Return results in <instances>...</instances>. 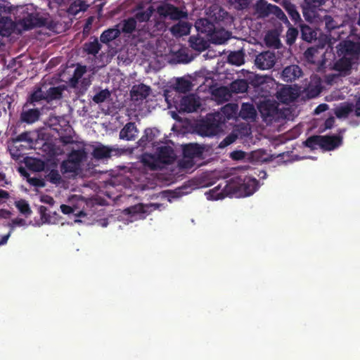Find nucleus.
I'll list each match as a JSON object with an SVG mask.
<instances>
[{
    "label": "nucleus",
    "instance_id": "obj_34",
    "mask_svg": "<svg viewBox=\"0 0 360 360\" xmlns=\"http://www.w3.org/2000/svg\"><path fill=\"white\" fill-rule=\"evenodd\" d=\"M63 89L60 86L50 87L46 92V101H50L56 99H59L62 96Z\"/></svg>",
    "mask_w": 360,
    "mask_h": 360
},
{
    "label": "nucleus",
    "instance_id": "obj_53",
    "mask_svg": "<svg viewBox=\"0 0 360 360\" xmlns=\"http://www.w3.org/2000/svg\"><path fill=\"white\" fill-rule=\"evenodd\" d=\"M195 165L193 158H184L179 162V165L181 168L190 169Z\"/></svg>",
    "mask_w": 360,
    "mask_h": 360
},
{
    "label": "nucleus",
    "instance_id": "obj_21",
    "mask_svg": "<svg viewBox=\"0 0 360 360\" xmlns=\"http://www.w3.org/2000/svg\"><path fill=\"white\" fill-rule=\"evenodd\" d=\"M283 7L288 14L291 20L294 22L295 25H299L302 22L300 15L295 4L291 3L290 1H284L283 3Z\"/></svg>",
    "mask_w": 360,
    "mask_h": 360
},
{
    "label": "nucleus",
    "instance_id": "obj_43",
    "mask_svg": "<svg viewBox=\"0 0 360 360\" xmlns=\"http://www.w3.org/2000/svg\"><path fill=\"white\" fill-rule=\"evenodd\" d=\"M212 17L217 22L224 21L229 17L228 12L221 7H217L212 11Z\"/></svg>",
    "mask_w": 360,
    "mask_h": 360
},
{
    "label": "nucleus",
    "instance_id": "obj_40",
    "mask_svg": "<svg viewBox=\"0 0 360 360\" xmlns=\"http://www.w3.org/2000/svg\"><path fill=\"white\" fill-rule=\"evenodd\" d=\"M136 27V19L133 17L123 20L122 31L125 34H131Z\"/></svg>",
    "mask_w": 360,
    "mask_h": 360
},
{
    "label": "nucleus",
    "instance_id": "obj_50",
    "mask_svg": "<svg viewBox=\"0 0 360 360\" xmlns=\"http://www.w3.org/2000/svg\"><path fill=\"white\" fill-rule=\"evenodd\" d=\"M27 181L31 186L37 188H44L46 186L45 181L41 178L27 176Z\"/></svg>",
    "mask_w": 360,
    "mask_h": 360
},
{
    "label": "nucleus",
    "instance_id": "obj_33",
    "mask_svg": "<svg viewBox=\"0 0 360 360\" xmlns=\"http://www.w3.org/2000/svg\"><path fill=\"white\" fill-rule=\"evenodd\" d=\"M302 14L307 22H312L317 16V8L304 3V5L302 6Z\"/></svg>",
    "mask_w": 360,
    "mask_h": 360
},
{
    "label": "nucleus",
    "instance_id": "obj_59",
    "mask_svg": "<svg viewBox=\"0 0 360 360\" xmlns=\"http://www.w3.org/2000/svg\"><path fill=\"white\" fill-rule=\"evenodd\" d=\"M335 118L333 117H328V119H326L325 120V122H324V129H331L333 126H334V124H335Z\"/></svg>",
    "mask_w": 360,
    "mask_h": 360
},
{
    "label": "nucleus",
    "instance_id": "obj_14",
    "mask_svg": "<svg viewBox=\"0 0 360 360\" xmlns=\"http://www.w3.org/2000/svg\"><path fill=\"white\" fill-rule=\"evenodd\" d=\"M155 156L158 162L163 164H171L174 160V150L169 146L158 148Z\"/></svg>",
    "mask_w": 360,
    "mask_h": 360
},
{
    "label": "nucleus",
    "instance_id": "obj_9",
    "mask_svg": "<svg viewBox=\"0 0 360 360\" xmlns=\"http://www.w3.org/2000/svg\"><path fill=\"white\" fill-rule=\"evenodd\" d=\"M321 148L324 150H333L339 147L342 143V136L339 135L321 136Z\"/></svg>",
    "mask_w": 360,
    "mask_h": 360
},
{
    "label": "nucleus",
    "instance_id": "obj_16",
    "mask_svg": "<svg viewBox=\"0 0 360 360\" xmlns=\"http://www.w3.org/2000/svg\"><path fill=\"white\" fill-rule=\"evenodd\" d=\"M302 75L301 68L297 65L285 67L281 73V78L286 82H292L300 78Z\"/></svg>",
    "mask_w": 360,
    "mask_h": 360
},
{
    "label": "nucleus",
    "instance_id": "obj_31",
    "mask_svg": "<svg viewBox=\"0 0 360 360\" xmlns=\"http://www.w3.org/2000/svg\"><path fill=\"white\" fill-rule=\"evenodd\" d=\"M120 34V31L118 29H108L105 30L101 35L100 39L101 42L107 44L113 39L118 37Z\"/></svg>",
    "mask_w": 360,
    "mask_h": 360
},
{
    "label": "nucleus",
    "instance_id": "obj_61",
    "mask_svg": "<svg viewBox=\"0 0 360 360\" xmlns=\"http://www.w3.org/2000/svg\"><path fill=\"white\" fill-rule=\"evenodd\" d=\"M60 140V142L65 146L75 143V141L73 140V139L71 136H61Z\"/></svg>",
    "mask_w": 360,
    "mask_h": 360
},
{
    "label": "nucleus",
    "instance_id": "obj_35",
    "mask_svg": "<svg viewBox=\"0 0 360 360\" xmlns=\"http://www.w3.org/2000/svg\"><path fill=\"white\" fill-rule=\"evenodd\" d=\"M277 98L282 103H286L292 101V91L290 87H283L277 92Z\"/></svg>",
    "mask_w": 360,
    "mask_h": 360
},
{
    "label": "nucleus",
    "instance_id": "obj_24",
    "mask_svg": "<svg viewBox=\"0 0 360 360\" xmlns=\"http://www.w3.org/2000/svg\"><path fill=\"white\" fill-rule=\"evenodd\" d=\"M354 109L352 103L345 102L335 108V115L338 118H347Z\"/></svg>",
    "mask_w": 360,
    "mask_h": 360
},
{
    "label": "nucleus",
    "instance_id": "obj_47",
    "mask_svg": "<svg viewBox=\"0 0 360 360\" xmlns=\"http://www.w3.org/2000/svg\"><path fill=\"white\" fill-rule=\"evenodd\" d=\"M15 205L19 211L25 216H28L32 213L29 204L24 200L18 201Z\"/></svg>",
    "mask_w": 360,
    "mask_h": 360
},
{
    "label": "nucleus",
    "instance_id": "obj_44",
    "mask_svg": "<svg viewBox=\"0 0 360 360\" xmlns=\"http://www.w3.org/2000/svg\"><path fill=\"white\" fill-rule=\"evenodd\" d=\"M321 135H314L309 136L304 142V146L311 149H315L316 146L321 147Z\"/></svg>",
    "mask_w": 360,
    "mask_h": 360
},
{
    "label": "nucleus",
    "instance_id": "obj_55",
    "mask_svg": "<svg viewBox=\"0 0 360 360\" xmlns=\"http://www.w3.org/2000/svg\"><path fill=\"white\" fill-rule=\"evenodd\" d=\"M236 136L234 135L227 136L219 144V147L223 148L227 146L236 141Z\"/></svg>",
    "mask_w": 360,
    "mask_h": 360
},
{
    "label": "nucleus",
    "instance_id": "obj_22",
    "mask_svg": "<svg viewBox=\"0 0 360 360\" xmlns=\"http://www.w3.org/2000/svg\"><path fill=\"white\" fill-rule=\"evenodd\" d=\"M41 101H46L45 92L41 87H36L25 103V108H28L30 105L35 106L36 103Z\"/></svg>",
    "mask_w": 360,
    "mask_h": 360
},
{
    "label": "nucleus",
    "instance_id": "obj_8",
    "mask_svg": "<svg viewBox=\"0 0 360 360\" xmlns=\"http://www.w3.org/2000/svg\"><path fill=\"white\" fill-rule=\"evenodd\" d=\"M276 56L270 51H263L259 53L255 60V65L260 70H269L274 66Z\"/></svg>",
    "mask_w": 360,
    "mask_h": 360
},
{
    "label": "nucleus",
    "instance_id": "obj_5",
    "mask_svg": "<svg viewBox=\"0 0 360 360\" xmlns=\"http://www.w3.org/2000/svg\"><path fill=\"white\" fill-rule=\"evenodd\" d=\"M156 11L160 18L169 19L172 21L181 20L188 18L186 11H184L179 7L169 3H164L158 6Z\"/></svg>",
    "mask_w": 360,
    "mask_h": 360
},
{
    "label": "nucleus",
    "instance_id": "obj_11",
    "mask_svg": "<svg viewBox=\"0 0 360 360\" xmlns=\"http://www.w3.org/2000/svg\"><path fill=\"white\" fill-rule=\"evenodd\" d=\"M200 102L193 94L182 97L179 103V109L181 111L192 112L196 111L200 107Z\"/></svg>",
    "mask_w": 360,
    "mask_h": 360
},
{
    "label": "nucleus",
    "instance_id": "obj_36",
    "mask_svg": "<svg viewBox=\"0 0 360 360\" xmlns=\"http://www.w3.org/2000/svg\"><path fill=\"white\" fill-rule=\"evenodd\" d=\"M192 83L188 79L184 78L178 79L175 85V89L179 93H186L191 90Z\"/></svg>",
    "mask_w": 360,
    "mask_h": 360
},
{
    "label": "nucleus",
    "instance_id": "obj_1",
    "mask_svg": "<svg viewBox=\"0 0 360 360\" xmlns=\"http://www.w3.org/2000/svg\"><path fill=\"white\" fill-rule=\"evenodd\" d=\"M15 20L24 30L34 27H51V21L38 11L32 4L21 6L17 8Z\"/></svg>",
    "mask_w": 360,
    "mask_h": 360
},
{
    "label": "nucleus",
    "instance_id": "obj_60",
    "mask_svg": "<svg viewBox=\"0 0 360 360\" xmlns=\"http://www.w3.org/2000/svg\"><path fill=\"white\" fill-rule=\"evenodd\" d=\"M41 201L44 203H46V204H48L50 205H53L55 203V200H54L53 198L50 195H43L41 198Z\"/></svg>",
    "mask_w": 360,
    "mask_h": 360
},
{
    "label": "nucleus",
    "instance_id": "obj_27",
    "mask_svg": "<svg viewBox=\"0 0 360 360\" xmlns=\"http://www.w3.org/2000/svg\"><path fill=\"white\" fill-rule=\"evenodd\" d=\"M47 208L45 206H40L39 208V212L40 214L41 219L43 223L47 224H56L59 219V215L56 213V212H53V214L47 213Z\"/></svg>",
    "mask_w": 360,
    "mask_h": 360
},
{
    "label": "nucleus",
    "instance_id": "obj_25",
    "mask_svg": "<svg viewBox=\"0 0 360 360\" xmlns=\"http://www.w3.org/2000/svg\"><path fill=\"white\" fill-rule=\"evenodd\" d=\"M190 29L191 25L189 22L181 20L171 27L170 31L174 35L183 36L188 34Z\"/></svg>",
    "mask_w": 360,
    "mask_h": 360
},
{
    "label": "nucleus",
    "instance_id": "obj_28",
    "mask_svg": "<svg viewBox=\"0 0 360 360\" xmlns=\"http://www.w3.org/2000/svg\"><path fill=\"white\" fill-rule=\"evenodd\" d=\"M86 158V152L84 148L79 150H72L68 156V159H69L71 162L76 164L77 166L80 167V165L83 160H84Z\"/></svg>",
    "mask_w": 360,
    "mask_h": 360
},
{
    "label": "nucleus",
    "instance_id": "obj_64",
    "mask_svg": "<svg viewBox=\"0 0 360 360\" xmlns=\"http://www.w3.org/2000/svg\"><path fill=\"white\" fill-rule=\"evenodd\" d=\"M354 108H355V115L357 117H360V96L356 99Z\"/></svg>",
    "mask_w": 360,
    "mask_h": 360
},
{
    "label": "nucleus",
    "instance_id": "obj_26",
    "mask_svg": "<svg viewBox=\"0 0 360 360\" xmlns=\"http://www.w3.org/2000/svg\"><path fill=\"white\" fill-rule=\"evenodd\" d=\"M301 32V38L307 42H311L316 39V32L309 25L303 24L302 22L299 25Z\"/></svg>",
    "mask_w": 360,
    "mask_h": 360
},
{
    "label": "nucleus",
    "instance_id": "obj_15",
    "mask_svg": "<svg viewBox=\"0 0 360 360\" xmlns=\"http://www.w3.org/2000/svg\"><path fill=\"white\" fill-rule=\"evenodd\" d=\"M341 45L340 51L345 56H350L352 58H358L360 56V43L352 41H345Z\"/></svg>",
    "mask_w": 360,
    "mask_h": 360
},
{
    "label": "nucleus",
    "instance_id": "obj_10",
    "mask_svg": "<svg viewBox=\"0 0 360 360\" xmlns=\"http://www.w3.org/2000/svg\"><path fill=\"white\" fill-rule=\"evenodd\" d=\"M160 136V131L157 128H146L141 138L136 142L137 146L146 148L148 143L155 146L156 139Z\"/></svg>",
    "mask_w": 360,
    "mask_h": 360
},
{
    "label": "nucleus",
    "instance_id": "obj_4",
    "mask_svg": "<svg viewBox=\"0 0 360 360\" xmlns=\"http://www.w3.org/2000/svg\"><path fill=\"white\" fill-rule=\"evenodd\" d=\"M14 8L6 0H0V34L9 36L13 31L14 22L11 14Z\"/></svg>",
    "mask_w": 360,
    "mask_h": 360
},
{
    "label": "nucleus",
    "instance_id": "obj_38",
    "mask_svg": "<svg viewBox=\"0 0 360 360\" xmlns=\"http://www.w3.org/2000/svg\"><path fill=\"white\" fill-rule=\"evenodd\" d=\"M228 62L232 65H241L244 63V54L242 51H233L228 56Z\"/></svg>",
    "mask_w": 360,
    "mask_h": 360
},
{
    "label": "nucleus",
    "instance_id": "obj_30",
    "mask_svg": "<svg viewBox=\"0 0 360 360\" xmlns=\"http://www.w3.org/2000/svg\"><path fill=\"white\" fill-rule=\"evenodd\" d=\"M101 49V45L97 39L93 41L86 42L83 45V49L87 54L96 56Z\"/></svg>",
    "mask_w": 360,
    "mask_h": 360
},
{
    "label": "nucleus",
    "instance_id": "obj_46",
    "mask_svg": "<svg viewBox=\"0 0 360 360\" xmlns=\"http://www.w3.org/2000/svg\"><path fill=\"white\" fill-rule=\"evenodd\" d=\"M110 96V92L108 89L101 90L99 92L96 94L93 97V101L96 103H103L107 98Z\"/></svg>",
    "mask_w": 360,
    "mask_h": 360
},
{
    "label": "nucleus",
    "instance_id": "obj_13",
    "mask_svg": "<svg viewBox=\"0 0 360 360\" xmlns=\"http://www.w3.org/2000/svg\"><path fill=\"white\" fill-rule=\"evenodd\" d=\"M139 132L135 122H129L120 130L119 137L120 139L127 141H134L137 138Z\"/></svg>",
    "mask_w": 360,
    "mask_h": 360
},
{
    "label": "nucleus",
    "instance_id": "obj_37",
    "mask_svg": "<svg viewBox=\"0 0 360 360\" xmlns=\"http://www.w3.org/2000/svg\"><path fill=\"white\" fill-rule=\"evenodd\" d=\"M79 169L74 162H71L69 159L63 160L60 164V172L62 174L76 173Z\"/></svg>",
    "mask_w": 360,
    "mask_h": 360
},
{
    "label": "nucleus",
    "instance_id": "obj_18",
    "mask_svg": "<svg viewBox=\"0 0 360 360\" xmlns=\"http://www.w3.org/2000/svg\"><path fill=\"white\" fill-rule=\"evenodd\" d=\"M203 153V148L197 143H189L183 148L184 158H200Z\"/></svg>",
    "mask_w": 360,
    "mask_h": 360
},
{
    "label": "nucleus",
    "instance_id": "obj_54",
    "mask_svg": "<svg viewBox=\"0 0 360 360\" xmlns=\"http://www.w3.org/2000/svg\"><path fill=\"white\" fill-rule=\"evenodd\" d=\"M318 52V49L314 46L309 47L304 52V56L307 60H312L316 53Z\"/></svg>",
    "mask_w": 360,
    "mask_h": 360
},
{
    "label": "nucleus",
    "instance_id": "obj_51",
    "mask_svg": "<svg viewBox=\"0 0 360 360\" xmlns=\"http://www.w3.org/2000/svg\"><path fill=\"white\" fill-rule=\"evenodd\" d=\"M124 212L128 214L135 215L139 213H144L145 210L143 206L139 204L125 209Z\"/></svg>",
    "mask_w": 360,
    "mask_h": 360
},
{
    "label": "nucleus",
    "instance_id": "obj_57",
    "mask_svg": "<svg viewBox=\"0 0 360 360\" xmlns=\"http://www.w3.org/2000/svg\"><path fill=\"white\" fill-rule=\"evenodd\" d=\"M214 96L222 97L226 99V96L229 95V90L226 87H220L215 90Z\"/></svg>",
    "mask_w": 360,
    "mask_h": 360
},
{
    "label": "nucleus",
    "instance_id": "obj_48",
    "mask_svg": "<svg viewBox=\"0 0 360 360\" xmlns=\"http://www.w3.org/2000/svg\"><path fill=\"white\" fill-rule=\"evenodd\" d=\"M261 113L264 116H270L275 110V107L269 102L262 103L259 107Z\"/></svg>",
    "mask_w": 360,
    "mask_h": 360
},
{
    "label": "nucleus",
    "instance_id": "obj_17",
    "mask_svg": "<svg viewBox=\"0 0 360 360\" xmlns=\"http://www.w3.org/2000/svg\"><path fill=\"white\" fill-rule=\"evenodd\" d=\"M150 91V86L140 84L132 86L130 94L132 100L142 101L149 96Z\"/></svg>",
    "mask_w": 360,
    "mask_h": 360
},
{
    "label": "nucleus",
    "instance_id": "obj_42",
    "mask_svg": "<svg viewBox=\"0 0 360 360\" xmlns=\"http://www.w3.org/2000/svg\"><path fill=\"white\" fill-rule=\"evenodd\" d=\"M227 2L230 7L237 11H243L248 8L250 5L249 0H228Z\"/></svg>",
    "mask_w": 360,
    "mask_h": 360
},
{
    "label": "nucleus",
    "instance_id": "obj_49",
    "mask_svg": "<svg viewBox=\"0 0 360 360\" xmlns=\"http://www.w3.org/2000/svg\"><path fill=\"white\" fill-rule=\"evenodd\" d=\"M13 141L15 144H17L22 141H25L30 143H32V139L30 138V132L25 131L17 136L15 139H13Z\"/></svg>",
    "mask_w": 360,
    "mask_h": 360
},
{
    "label": "nucleus",
    "instance_id": "obj_2",
    "mask_svg": "<svg viewBox=\"0 0 360 360\" xmlns=\"http://www.w3.org/2000/svg\"><path fill=\"white\" fill-rule=\"evenodd\" d=\"M258 181L255 178L245 176H235L224 186L225 192L239 197L249 196L253 194L257 188Z\"/></svg>",
    "mask_w": 360,
    "mask_h": 360
},
{
    "label": "nucleus",
    "instance_id": "obj_29",
    "mask_svg": "<svg viewBox=\"0 0 360 360\" xmlns=\"http://www.w3.org/2000/svg\"><path fill=\"white\" fill-rule=\"evenodd\" d=\"M248 88V84L245 79H237L230 84V91L234 94L245 93Z\"/></svg>",
    "mask_w": 360,
    "mask_h": 360
},
{
    "label": "nucleus",
    "instance_id": "obj_45",
    "mask_svg": "<svg viewBox=\"0 0 360 360\" xmlns=\"http://www.w3.org/2000/svg\"><path fill=\"white\" fill-rule=\"evenodd\" d=\"M299 34V32L297 28L295 27H289L286 32V43L287 44L291 46L292 45Z\"/></svg>",
    "mask_w": 360,
    "mask_h": 360
},
{
    "label": "nucleus",
    "instance_id": "obj_7",
    "mask_svg": "<svg viewBox=\"0 0 360 360\" xmlns=\"http://www.w3.org/2000/svg\"><path fill=\"white\" fill-rule=\"evenodd\" d=\"M255 10L262 17L274 15L280 20H287L286 16L280 7L269 4L266 0H258L255 5Z\"/></svg>",
    "mask_w": 360,
    "mask_h": 360
},
{
    "label": "nucleus",
    "instance_id": "obj_23",
    "mask_svg": "<svg viewBox=\"0 0 360 360\" xmlns=\"http://www.w3.org/2000/svg\"><path fill=\"white\" fill-rule=\"evenodd\" d=\"M257 115L254 105L249 103H244L241 105L239 116L243 120H254Z\"/></svg>",
    "mask_w": 360,
    "mask_h": 360
},
{
    "label": "nucleus",
    "instance_id": "obj_41",
    "mask_svg": "<svg viewBox=\"0 0 360 360\" xmlns=\"http://www.w3.org/2000/svg\"><path fill=\"white\" fill-rule=\"evenodd\" d=\"M46 178L48 181L56 186H59L64 182L59 172L54 169H51L49 174L46 176Z\"/></svg>",
    "mask_w": 360,
    "mask_h": 360
},
{
    "label": "nucleus",
    "instance_id": "obj_20",
    "mask_svg": "<svg viewBox=\"0 0 360 360\" xmlns=\"http://www.w3.org/2000/svg\"><path fill=\"white\" fill-rule=\"evenodd\" d=\"M189 46L198 52L206 50L209 46L208 41L202 37L198 35H192L188 39Z\"/></svg>",
    "mask_w": 360,
    "mask_h": 360
},
{
    "label": "nucleus",
    "instance_id": "obj_39",
    "mask_svg": "<svg viewBox=\"0 0 360 360\" xmlns=\"http://www.w3.org/2000/svg\"><path fill=\"white\" fill-rule=\"evenodd\" d=\"M352 58L344 56L335 64L336 68L340 71H349L352 67Z\"/></svg>",
    "mask_w": 360,
    "mask_h": 360
},
{
    "label": "nucleus",
    "instance_id": "obj_19",
    "mask_svg": "<svg viewBox=\"0 0 360 360\" xmlns=\"http://www.w3.org/2000/svg\"><path fill=\"white\" fill-rule=\"evenodd\" d=\"M113 151H115V148L99 143L94 147L92 151V155L96 160H104L110 158Z\"/></svg>",
    "mask_w": 360,
    "mask_h": 360
},
{
    "label": "nucleus",
    "instance_id": "obj_3",
    "mask_svg": "<svg viewBox=\"0 0 360 360\" xmlns=\"http://www.w3.org/2000/svg\"><path fill=\"white\" fill-rule=\"evenodd\" d=\"M225 122L224 117L219 112L207 114L196 126V130L202 136H213L217 135Z\"/></svg>",
    "mask_w": 360,
    "mask_h": 360
},
{
    "label": "nucleus",
    "instance_id": "obj_63",
    "mask_svg": "<svg viewBox=\"0 0 360 360\" xmlns=\"http://www.w3.org/2000/svg\"><path fill=\"white\" fill-rule=\"evenodd\" d=\"M327 109H328L327 104H325V103L320 104L314 110V113L318 115L322 112L326 111Z\"/></svg>",
    "mask_w": 360,
    "mask_h": 360
},
{
    "label": "nucleus",
    "instance_id": "obj_52",
    "mask_svg": "<svg viewBox=\"0 0 360 360\" xmlns=\"http://www.w3.org/2000/svg\"><path fill=\"white\" fill-rule=\"evenodd\" d=\"M325 24H326V28L328 31H332L338 27V25L336 22L334 20V19L330 16L326 15L324 18Z\"/></svg>",
    "mask_w": 360,
    "mask_h": 360
},
{
    "label": "nucleus",
    "instance_id": "obj_56",
    "mask_svg": "<svg viewBox=\"0 0 360 360\" xmlns=\"http://www.w3.org/2000/svg\"><path fill=\"white\" fill-rule=\"evenodd\" d=\"M245 156V152L242 150H234L231 153L230 157L233 160H240Z\"/></svg>",
    "mask_w": 360,
    "mask_h": 360
},
{
    "label": "nucleus",
    "instance_id": "obj_12",
    "mask_svg": "<svg viewBox=\"0 0 360 360\" xmlns=\"http://www.w3.org/2000/svg\"><path fill=\"white\" fill-rule=\"evenodd\" d=\"M23 105L22 110L20 115L19 121L22 123L32 124L38 121L41 116V112L38 108H28Z\"/></svg>",
    "mask_w": 360,
    "mask_h": 360
},
{
    "label": "nucleus",
    "instance_id": "obj_32",
    "mask_svg": "<svg viewBox=\"0 0 360 360\" xmlns=\"http://www.w3.org/2000/svg\"><path fill=\"white\" fill-rule=\"evenodd\" d=\"M155 11V8L153 6H148L146 10L138 11L135 15L134 18L136 19V21H139L140 22H144L149 21L150 18H151L152 15L153 14Z\"/></svg>",
    "mask_w": 360,
    "mask_h": 360
},
{
    "label": "nucleus",
    "instance_id": "obj_62",
    "mask_svg": "<svg viewBox=\"0 0 360 360\" xmlns=\"http://www.w3.org/2000/svg\"><path fill=\"white\" fill-rule=\"evenodd\" d=\"M61 212L65 214H70L74 212V210L72 207L67 205H60Z\"/></svg>",
    "mask_w": 360,
    "mask_h": 360
},
{
    "label": "nucleus",
    "instance_id": "obj_6",
    "mask_svg": "<svg viewBox=\"0 0 360 360\" xmlns=\"http://www.w3.org/2000/svg\"><path fill=\"white\" fill-rule=\"evenodd\" d=\"M195 27L198 32L207 34L210 36L213 41L218 44H222L228 39V37H218V33L215 32L214 24L207 18H200L196 20Z\"/></svg>",
    "mask_w": 360,
    "mask_h": 360
},
{
    "label": "nucleus",
    "instance_id": "obj_58",
    "mask_svg": "<svg viewBox=\"0 0 360 360\" xmlns=\"http://www.w3.org/2000/svg\"><path fill=\"white\" fill-rule=\"evenodd\" d=\"M326 0H304V3L311 6L319 8L325 4Z\"/></svg>",
    "mask_w": 360,
    "mask_h": 360
}]
</instances>
